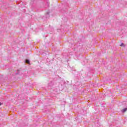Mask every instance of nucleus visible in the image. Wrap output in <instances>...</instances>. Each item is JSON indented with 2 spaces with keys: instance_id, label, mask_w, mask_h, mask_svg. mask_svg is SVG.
Segmentation results:
<instances>
[{
  "instance_id": "nucleus-1",
  "label": "nucleus",
  "mask_w": 127,
  "mask_h": 127,
  "mask_svg": "<svg viewBox=\"0 0 127 127\" xmlns=\"http://www.w3.org/2000/svg\"><path fill=\"white\" fill-rule=\"evenodd\" d=\"M127 111V108H124L122 110V113H126Z\"/></svg>"
},
{
  "instance_id": "nucleus-2",
  "label": "nucleus",
  "mask_w": 127,
  "mask_h": 127,
  "mask_svg": "<svg viewBox=\"0 0 127 127\" xmlns=\"http://www.w3.org/2000/svg\"><path fill=\"white\" fill-rule=\"evenodd\" d=\"M26 63H27V64H30V62H29V60H26Z\"/></svg>"
},
{
  "instance_id": "nucleus-3",
  "label": "nucleus",
  "mask_w": 127,
  "mask_h": 127,
  "mask_svg": "<svg viewBox=\"0 0 127 127\" xmlns=\"http://www.w3.org/2000/svg\"><path fill=\"white\" fill-rule=\"evenodd\" d=\"M121 46H124V43H121Z\"/></svg>"
},
{
  "instance_id": "nucleus-4",
  "label": "nucleus",
  "mask_w": 127,
  "mask_h": 127,
  "mask_svg": "<svg viewBox=\"0 0 127 127\" xmlns=\"http://www.w3.org/2000/svg\"><path fill=\"white\" fill-rule=\"evenodd\" d=\"M0 106H1V103L0 102Z\"/></svg>"
}]
</instances>
